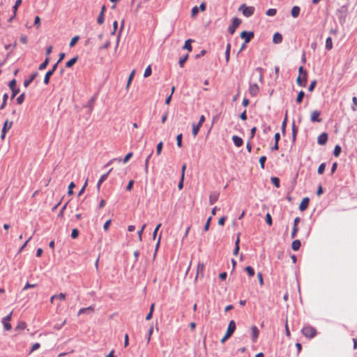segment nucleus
I'll return each instance as SVG.
<instances>
[{
    "label": "nucleus",
    "instance_id": "nucleus-52",
    "mask_svg": "<svg viewBox=\"0 0 357 357\" xmlns=\"http://www.w3.org/2000/svg\"><path fill=\"white\" fill-rule=\"evenodd\" d=\"M266 222L268 225H271L273 223L271 215L269 213L266 215Z\"/></svg>",
    "mask_w": 357,
    "mask_h": 357
},
{
    "label": "nucleus",
    "instance_id": "nucleus-2",
    "mask_svg": "<svg viewBox=\"0 0 357 357\" xmlns=\"http://www.w3.org/2000/svg\"><path fill=\"white\" fill-rule=\"evenodd\" d=\"M301 332L304 336L308 338H313L317 335V330L310 326H304Z\"/></svg>",
    "mask_w": 357,
    "mask_h": 357
},
{
    "label": "nucleus",
    "instance_id": "nucleus-59",
    "mask_svg": "<svg viewBox=\"0 0 357 357\" xmlns=\"http://www.w3.org/2000/svg\"><path fill=\"white\" fill-rule=\"evenodd\" d=\"M134 181L131 180L129 181L128 185L126 186V190L128 191H130L132 189Z\"/></svg>",
    "mask_w": 357,
    "mask_h": 357
},
{
    "label": "nucleus",
    "instance_id": "nucleus-15",
    "mask_svg": "<svg viewBox=\"0 0 357 357\" xmlns=\"http://www.w3.org/2000/svg\"><path fill=\"white\" fill-rule=\"evenodd\" d=\"M22 4V0H17L15 3V5L13 8V15L10 17L8 22H12V20L15 17L16 12L17 10L18 7Z\"/></svg>",
    "mask_w": 357,
    "mask_h": 357
},
{
    "label": "nucleus",
    "instance_id": "nucleus-22",
    "mask_svg": "<svg viewBox=\"0 0 357 357\" xmlns=\"http://www.w3.org/2000/svg\"><path fill=\"white\" fill-rule=\"evenodd\" d=\"M273 41L275 44L281 43L282 41V36L280 33L277 32L273 35Z\"/></svg>",
    "mask_w": 357,
    "mask_h": 357
},
{
    "label": "nucleus",
    "instance_id": "nucleus-50",
    "mask_svg": "<svg viewBox=\"0 0 357 357\" xmlns=\"http://www.w3.org/2000/svg\"><path fill=\"white\" fill-rule=\"evenodd\" d=\"M75 187V185L73 182H71L70 183V185H68V195H73V189Z\"/></svg>",
    "mask_w": 357,
    "mask_h": 357
},
{
    "label": "nucleus",
    "instance_id": "nucleus-60",
    "mask_svg": "<svg viewBox=\"0 0 357 357\" xmlns=\"http://www.w3.org/2000/svg\"><path fill=\"white\" fill-rule=\"evenodd\" d=\"M9 87L10 89H13L16 88V81L15 79H13L10 82Z\"/></svg>",
    "mask_w": 357,
    "mask_h": 357
},
{
    "label": "nucleus",
    "instance_id": "nucleus-25",
    "mask_svg": "<svg viewBox=\"0 0 357 357\" xmlns=\"http://www.w3.org/2000/svg\"><path fill=\"white\" fill-rule=\"evenodd\" d=\"M193 40L192 39H188L185 42L183 49L188 50L189 52L192 51V45L191 43Z\"/></svg>",
    "mask_w": 357,
    "mask_h": 357
},
{
    "label": "nucleus",
    "instance_id": "nucleus-37",
    "mask_svg": "<svg viewBox=\"0 0 357 357\" xmlns=\"http://www.w3.org/2000/svg\"><path fill=\"white\" fill-rule=\"evenodd\" d=\"M135 70H133L131 72V73H130V76H129V77H128V83H127V85H126V89H128L129 88V86H130V83H131V82H132V79H133V77H134V76H135Z\"/></svg>",
    "mask_w": 357,
    "mask_h": 357
},
{
    "label": "nucleus",
    "instance_id": "nucleus-39",
    "mask_svg": "<svg viewBox=\"0 0 357 357\" xmlns=\"http://www.w3.org/2000/svg\"><path fill=\"white\" fill-rule=\"evenodd\" d=\"M271 182L276 188L280 187V179L278 177H272Z\"/></svg>",
    "mask_w": 357,
    "mask_h": 357
},
{
    "label": "nucleus",
    "instance_id": "nucleus-16",
    "mask_svg": "<svg viewBox=\"0 0 357 357\" xmlns=\"http://www.w3.org/2000/svg\"><path fill=\"white\" fill-rule=\"evenodd\" d=\"M218 197H219V193L218 192H211L210 196H209V203H210V204L212 205L214 203H215L218 201Z\"/></svg>",
    "mask_w": 357,
    "mask_h": 357
},
{
    "label": "nucleus",
    "instance_id": "nucleus-43",
    "mask_svg": "<svg viewBox=\"0 0 357 357\" xmlns=\"http://www.w3.org/2000/svg\"><path fill=\"white\" fill-rule=\"evenodd\" d=\"M104 20H105L104 14H102V12H100L98 17L97 22L99 24H102L104 22Z\"/></svg>",
    "mask_w": 357,
    "mask_h": 357
},
{
    "label": "nucleus",
    "instance_id": "nucleus-35",
    "mask_svg": "<svg viewBox=\"0 0 357 357\" xmlns=\"http://www.w3.org/2000/svg\"><path fill=\"white\" fill-rule=\"evenodd\" d=\"M245 271L248 273L250 277H252L255 275V270L251 266H247L245 268Z\"/></svg>",
    "mask_w": 357,
    "mask_h": 357
},
{
    "label": "nucleus",
    "instance_id": "nucleus-12",
    "mask_svg": "<svg viewBox=\"0 0 357 357\" xmlns=\"http://www.w3.org/2000/svg\"><path fill=\"white\" fill-rule=\"evenodd\" d=\"M328 140V134L326 132L321 133L317 138V143L320 145H324Z\"/></svg>",
    "mask_w": 357,
    "mask_h": 357
},
{
    "label": "nucleus",
    "instance_id": "nucleus-29",
    "mask_svg": "<svg viewBox=\"0 0 357 357\" xmlns=\"http://www.w3.org/2000/svg\"><path fill=\"white\" fill-rule=\"evenodd\" d=\"M230 50H231V44L228 43L227 45V48H226V51H225V60L227 62H228L229 60Z\"/></svg>",
    "mask_w": 357,
    "mask_h": 357
},
{
    "label": "nucleus",
    "instance_id": "nucleus-41",
    "mask_svg": "<svg viewBox=\"0 0 357 357\" xmlns=\"http://www.w3.org/2000/svg\"><path fill=\"white\" fill-rule=\"evenodd\" d=\"M8 94L7 93H5L3 96V102H2V104L0 106V109H4V107H6V102H7V99H8Z\"/></svg>",
    "mask_w": 357,
    "mask_h": 357
},
{
    "label": "nucleus",
    "instance_id": "nucleus-11",
    "mask_svg": "<svg viewBox=\"0 0 357 357\" xmlns=\"http://www.w3.org/2000/svg\"><path fill=\"white\" fill-rule=\"evenodd\" d=\"M259 91L257 84H252L250 85L249 93L252 96H256Z\"/></svg>",
    "mask_w": 357,
    "mask_h": 357
},
{
    "label": "nucleus",
    "instance_id": "nucleus-1",
    "mask_svg": "<svg viewBox=\"0 0 357 357\" xmlns=\"http://www.w3.org/2000/svg\"><path fill=\"white\" fill-rule=\"evenodd\" d=\"M299 75L297 77L296 82L298 85L305 87L307 84V73L303 66L299 67Z\"/></svg>",
    "mask_w": 357,
    "mask_h": 357
},
{
    "label": "nucleus",
    "instance_id": "nucleus-21",
    "mask_svg": "<svg viewBox=\"0 0 357 357\" xmlns=\"http://www.w3.org/2000/svg\"><path fill=\"white\" fill-rule=\"evenodd\" d=\"M301 8L299 6H295L291 8V16L294 18H296L298 17L300 14Z\"/></svg>",
    "mask_w": 357,
    "mask_h": 357
},
{
    "label": "nucleus",
    "instance_id": "nucleus-64",
    "mask_svg": "<svg viewBox=\"0 0 357 357\" xmlns=\"http://www.w3.org/2000/svg\"><path fill=\"white\" fill-rule=\"evenodd\" d=\"M12 91V98H13L20 91V90L17 88L11 89Z\"/></svg>",
    "mask_w": 357,
    "mask_h": 357
},
{
    "label": "nucleus",
    "instance_id": "nucleus-46",
    "mask_svg": "<svg viewBox=\"0 0 357 357\" xmlns=\"http://www.w3.org/2000/svg\"><path fill=\"white\" fill-rule=\"evenodd\" d=\"M325 168H326L325 163H321L318 167V170H317L318 174H322L325 171Z\"/></svg>",
    "mask_w": 357,
    "mask_h": 357
},
{
    "label": "nucleus",
    "instance_id": "nucleus-8",
    "mask_svg": "<svg viewBox=\"0 0 357 357\" xmlns=\"http://www.w3.org/2000/svg\"><path fill=\"white\" fill-rule=\"evenodd\" d=\"M254 37V33L252 31H242L241 33V38L245 40V43H248Z\"/></svg>",
    "mask_w": 357,
    "mask_h": 357
},
{
    "label": "nucleus",
    "instance_id": "nucleus-63",
    "mask_svg": "<svg viewBox=\"0 0 357 357\" xmlns=\"http://www.w3.org/2000/svg\"><path fill=\"white\" fill-rule=\"evenodd\" d=\"M168 117V112H166L163 116H162L161 121L162 123H165Z\"/></svg>",
    "mask_w": 357,
    "mask_h": 357
},
{
    "label": "nucleus",
    "instance_id": "nucleus-57",
    "mask_svg": "<svg viewBox=\"0 0 357 357\" xmlns=\"http://www.w3.org/2000/svg\"><path fill=\"white\" fill-rule=\"evenodd\" d=\"M316 84H317L316 80L312 81V82L310 83V86H309V87H308V90H309L310 91H312L314 90V89L315 86H316Z\"/></svg>",
    "mask_w": 357,
    "mask_h": 357
},
{
    "label": "nucleus",
    "instance_id": "nucleus-4",
    "mask_svg": "<svg viewBox=\"0 0 357 357\" xmlns=\"http://www.w3.org/2000/svg\"><path fill=\"white\" fill-rule=\"evenodd\" d=\"M241 23V20L238 17H234L232 19L231 24L228 28V31L230 34H234L236 31L237 27L239 26Z\"/></svg>",
    "mask_w": 357,
    "mask_h": 357
},
{
    "label": "nucleus",
    "instance_id": "nucleus-14",
    "mask_svg": "<svg viewBox=\"0 0 357 357\" xmlns=\"http://www.w3.org/2000/svg\"><path fill=\"white\" fill-rule=\"evenodd\" d=\"M309 202H310V199L308 197L303 198L300 204L299 209L301 211H305L308 207Z\"/></svg>",
    "mask_w": 357,
    "mask_h": 357
},
{
    "label": "nucleus",
    "instance_id": "nucleus-6",
    "mask_svg": "<svg viewBox=\"0 0 357 357\" xmlns=\"http://www.w3.org/2000/svg\"><path fill=\"white\" fill-rule=\"evenodd\" d=\"M12 312L8 314L6 317H5L2 320V324L3 325V327L5 330L10 331L12 328L11 324H10V321L12 319Z\"/></svg>",
    "mask_w": 357,
    "mask_h": 357
},
{
    "label": "nucleus",
    "instance_id": "nucleus-44",
    "mask_svg": "<svg viewBox=\"0 0 357 357\" xmlns=\"http://www.w3.org/2000/svg\"><path fill=\"white\" fill-rule=\"evenodd\" d=\"M188 58V54H186V55H185V56H183L180 58V59H179V65H180L181 67L183 66V65H184L185 62L187 61Z\"/></svg>",
    "mask_w": 357,
    "mask_h": 357
},
{
    "label": "nucleus",
    "instance_id": "nucleus-61",
    "mask_svg": "<svg viewBox=\"0 0 357 357\" xmlns=\"http://www.w3.org/2000/svg\"><path fill=\"white\" fill-rule=\"evenodd\" d=\"M264 128H263V131H264V134H267L268 132L271 131V126H266L264 125Z\"/></svg>",
    "mask_w": 357,
    "mask_h": 357
},
{
    "label": "nucleus",
    "instance_id": "nucleus-40",
    "mask_svg": "<svg viewBox=\"0 0 357 357\" xmlns=\"http://www.w3.org/2000/svg\"><path fill=\"white\" fill-rule=\"evenodd\" d=\"M79 36H74L70 42V47H73V46H75V45L77 43V41L79 40Z\"/></svg>",
    "mask_w": 357,
    "mask_h": 357
},
{
    "label": "nucleus",
    "instance_id": "nucleus-5",
    "mask_svg": "<svg viewBox=\"0 0 357 357\" xmlns=\"http://www.w3.org/2000/svg\"><path fill=\"white\" fill-rule=\"evenodd\" d=\"M321 112L318 110H314L310 114V121L312 123H320L322 121V119L320 118Z\"/></svg>",
    "mask_w": 357,
    "mask_h": 357
},
{
    "label": "nucleus",
    "instance_id": "nucleus-38",
    "mask_svg": "<svg viewBox=\"0 0 357 357\" xmlns=\"http://www.w3.org/2000/svg\"><path fill=\"white\" fill-rule=\"evenodd\" d=\"M162 146H163V143H162V142H159V143L157 144V146H156V154H157L158 155H160L161 151H162Z\"/></svg>",
    "mask_w": 357,
    "mask_h": 357
},
{
    "label": "nucleus",
    "instance_id": "nucleus-45",
    "mask_svg": "<svg viewBox=\"0 0 357 357\" xmlns=\"http://www.w3.org/2000/svg\"><path fill=\"white\" fill-rule=\"evenodd\" d=\"M276 13H277V10L276 9H275V8H269L266 11V14L268 16H274V15H275Z\"/></svg>",
    "mask_w": 357,
    "mask_h": 357
},
{
    "label": "nucleus",
    "instance_id": "nucleus-18",
    "mask_svg": "<svg viewBox=\"0 0 357 357\" xmlns=\"http://www.w3.org/2000/svg\"><path fill=\"white\" fill-rule=\"evenodd\" d=\"M38 73L35 72L32 75H30L29 78L25 79L24 81V85L25 87H27L30 85V84L34 80V79L37 77Z\"/></svg>",
    "mask_w": 357,
    "mask_h": 357
},
{
    "label": "nucleus",
    "instance_id": "nucleus-55",
    "mask_svg": "<svg viewBox=\"0 0 357 357\" xmlns=\"http://www.w3.org/2000/svg\"><path fill=\"white\" fill-rule=\"evenodd\" d=\"M40 344L38 342L34 343L32 345V347H31V352H33V351L38 349L40 348Z\"/></svg>",
    "mask_w": 357,
    "mask_h": 357
},
{
    "label": "nucleus",
    "instance_id": "nucleus-27",
    "mask_svg": "<svg viewBox=\"0 0 357 357\" xmlns=\"http://www.w3.org/2000/svg\"><path fill=\"white\" fill-rule=\"evenodd\" d=\"M239 242H240V238H239V236H238L237 237V239L235 241V248L234 250V255H237L238 253V251H239Z\"/></svg>",
    "mask_w": 357,
    "mask_h": 357
},
{
    "label": "nucleus",
    "instance_id": "nucleus-58",
    "mask_svg": "<svg viewBox=\"0 0 357 357\" xmlns=\"http://www.w3.org/2000/svg\"><path fill=\"white\" fill-rule=\"evenodd\" d=\"M111 222H112V220H107L103 225V229L105 231H107L108 230L110 225H111Z\"/></svg>",
    "mask_w": 357,
    "mask_h": 357
},
{
    "label": "nucleus",
    "instance_id": "nucleus-56",
    "mask_svg": "<svg viewBox=\"0 0 357 357\" xmlns=\"http://www.w3.org/2000/svg\"><path fill=\"white\" fill-rule=\"evenodd\" d=\"M153 332V327L151 326L149 330V332H148V337H147V342H148V343L151 340V336Z\"/></svg>",
    "mask_w": 357,
    "mask_h": 357
},
{
    "label": "nucleus",
    "instance_id": "nucleus-23",
    "mask_svg": "<svg viewBox=\"0 0 357 357\" xmlns=\"http://www.w3.org/2000/svg\"><path fill=\"white\" fill-rule=\"evenodd\" d=\"M301 241L299 240H294L291 243V248L294 251H297L301 247Z\"/></svg>",
    "mask_w": 357,
    "mask_h": 357
},
{
    "label": "nucleus",
    "instance_id": "nucleus-31",
    "mask_svg": "<svg viewBox=\"0 0 357 357\" xmlns=\"http://www.w3.org/2000/svg\"><path fill=\"white\" fill-rule=\"evenodd\" d=\"M50 59L48 57L45 59V60L39 66L38 69L40 70H43L46 68L49 63Z\"/></svg>",
    "mask_w": 357,
    "mask_h": 357
},
{
    "label": "nucleus",
    "instance_id": "nucleus-28",
    "mask_svg": "<svg viewBox=\"0 0 357 357\" xmlns=\"http://www.w3.org/2000/svg\"><path fill=\"white\" fill-rule=\"evenodd\" d=\"M202 126L193 124L192 125V135L194 137L197 136Z\"/></svg>",
    "mask_w": 357,
    "mask_h": 357
},
{
    "label": "nucleus",
    "instance_id": "nucleus-30",
    "mask_svg": "<svg viewBox=\"0 0 357 357\" xmlns=\"http://www.w3.org/2000/svg\"><path fill=\"white\" fill-rule=\"evenodd\" d=\"M326 48L330 50L333 48V41L331 37H328L326 40Z\"/></svg>",
    "mask_w": 357,
    "mask_h": 357
},
{
    "label": "nucleus",
    "instance_id": "nucleus-53",
    "mask_svg": "<svg viewBox=\"0 0 357 357\" xmlns=\"http://www.w3.org/2000/svg\"><path fill=\"white\" fill-rule=\"evenodd\" d=\"M78 235H79V231H78V229H73L72 230L71 237H72L73 238H76L78 236Z\"/></svg>",
    "mask_w": 357,
    "mask_h": 357
},
{
    "label": "nucleus",
    "instance_id": "nucleus-36",
    "mask_svg": "<svg viewBox=\"0 0 357 357\" xmlns=\"http://www.w3.org/2000/svg\"><path fill=\"white\" fill-rule=\"evenodd\" d=\"M341 147L339 145H336L333 151V155L335 157H338L341 153Z\"/></svg>",
    "mask_w": 357,
    "mask_h": 357
},
{
    "label": "nucleus",
    "instance_id": "nucleus-20",
    "mask_svg": "<svg viewBox=\"0 0 357 357\" xmlns=\"http://www.w3.org/2000/svg\"><path fill=\"white\" fill-rule=\"evenodd\" d=\"M232 140H233V142L235 144V146L237 147L241 146L243 144V141L241 139V137H240L237 135H234L232 137Z\"/></svg>",
    "mask_w": 357,
    "mask_h": 357
},
{
    "label": "nucleus",
    "instance_id": "nucleus-7",
    "mask_svg": "<svg viewBox=\"0 0 357 357\" xmlns=\"http://www.w3.org/2000/svg\"><path fill=\"white\" fill-rule=\"evenodd\" d=\"M12 126H13L12 121H8V120H6L4 122V124H3L2 130H1V138L2 139H3L5 138L6 132H8V130H9L11 128Z\"/></svg>",
    "mask_w": 357,
    "mask_h": 357
},
{
    "label": "nucleus",
    "instance_id": "nucleus-10",
    "mask_svg": "<svg viewBox=\"0 0 357 357\" xmlns=\"http://www.w3.org/2000/svg\"><path fill=\"white\" fill-rule=\"evenodd\" d=\"M235 329H236V323L234 320H231L229 323L227 331L226 333L227 334V337H231L232 335V334L234 333Z\"/></svg>",
    "mask_w": 357,
    "mask_h": 357
},
{
    "label": "nucleus",
    "instance_id": "nucleus-17",
    "mask_svg": "<svg viewBox=\"0 0 357 357\" xmlns=\"http://www.w3.org/2000/svg\"><path fill=\"white\" fill-rule=\"evenodd\" d=\"M251 331H252V341L254 342H255L257 339L258 338L259 331L257 327L255 326H252Z\"/></svg>",
    "mask_w": 357,
    "mask_h": 357
},
{
    "label": "nucleus",
    "instance_id": "nucleus-51",
    "mask_svg": "<svg viewBox=\"0 0 357 357\" xmlns=\"http://www.w3.org/2000/svg\"><path fill=\"white\" fill-rule=\"evenodd\" d=\"M266 160V157L264 155L261 156L259 158V163H260L261 167L262 169H264V164H265Z\"/></svg>",
    "mask_w": 357,
    "mask_h": 357
},
{
    "label": "nucleus",
    "instance_id": "nucleus-42",
    "mask_svg": "<svg viewBox=\"0 0 357 357\" xmlns=\"http://www.w3.org/2000/svg\"><path fill=\"white\" fill-rule=\"evenodd\" d=\"M151 73H152V70H151V66H149L145 71H144V77H149L151 75Z\"/></svg>",
    "mask_w": 357,
    "mask_h": 357
},
{
    "label": "nucleus",
    "instance_id": "nucleus-62",
    "mask_svg": "<svg viewBox=\"0 0 357 357\" xmlns=\"http://www.w3.org/2000/svg\"><path fill=\"white\" fill-rule=\"evenodd\" d=\"M56 298H58L61 301L66 299V294L63 293H60L59 294H56Z\"/></svg>",
    "mask_w": 357,
    "mask_h": 357
},
{
    "label": "nucleus",
    "instance_id": "nucleus-32",
    "mask_svg": "<svg viewBox=\"0 0 357 357\" xmlns=\"http://www.w3.org/2000/svg\"><path fill=\"white\" fill-rule=\"evenodd\" d=\"M304 96H305L304 91H301L298 93V96H297L296 100V102L298 103V104L301 103L302 101H303Z\"/></svg>",
    "mask_w": 357,
    "mask_h": 357
},
{
    "label": "nucleus",
    "instance_id": "nucleus-54",
    "mask_svg": "<svg viewBox=\"0 0 357 357\" xmlns=\"http://www.w3.org/2000/svg\"><path fill=\"white\" fill-rule=\"evenodd\" d=\"M132 153H128L123 158V163H126L128 162V160L132 158Z\"/></svg>",
    "mask_w": 357,
    "mask_h": 357
},
{
    "label": "nucleus",
    "instance_id": "nucleus-9",
    "mask_svg": "<svg viewBox=\"0 0 357 357\" xmlns=\"http://www.w3.org/2000/svg\"><path fill=\"white\" fill-rule=\"evenodd\" d=\"M300 221H301V219L299 217H297L294 219V226H293L291 234V238H294L297 235V233L298 231V224L300 222Z\"/></svg>",
    "mask_w": 357,
    "mask_h": 357
},
{
    "label": "nucleus",
    "instance_id": "nucleus-47",
    "mask_svg": "<svg viewBox=\"0 0 357 357\" xmlns=\"http://www.w3.org/2000/svg\"><path fill=\"white\" fill-rule=\"evenodd\" d=\"M182 138H183L182 134H179L176 137L177 146L180 148L182 146Z\"/></svg>",
    "mask_w": 357,
    "mask_h": 357
},
{
    "label": "nucleus",
    "instance_id": "nucleus-24",
    "mask_svg": "<svg viewBox=\"0 0 357 357\" xmlns=\"http://www.w3.org/2000/svg\"><path fill=\"white\" fill-rule=\"evenodd\" d=\"M298 132V128L296 126L295 123H292V140L293 142L296 141V135Z\"/></svg>",
    "mask_w": 357,
    "mask_h": 357
},
{
    "label": "nucleus",
    "instance_id": "nucleus-33",
    "mask_svg": "<svg viewBox=\"0 0 357 357\" xmlns=\"http://www.w3.org/2000/svg\"><path fill=\"white\" fill-rule=\"evenodd\" d=\"M26 327V324L24 321H20L17 326L15 327V330H24Z\"/></svg>",
    "mask_w": 357,
    "mask_h": 357
},
{
    "label": "nucleus",
    "instance_id": "nucleus-19",
    "mask_svg": "<svg viewBox=\"0 0 357 357\" xmlns=\"http://www.w3.org/2000/svg\"><path fill=\"white\" fill-rule=\"evenodd\" d=\"M112 169H110L109 171L105 174H102L100 178H99L98 183H97V188L99 190L101 184L107 178L108 175L112 172Z\"/></svg>",
    "mask_w": 357,
    "mask_h": 357
},
{
    "label": "nucleus",
    "instance_id": "nucleus-3",
    "mask_svg": "<svg viewBox=\"0 0 357 357\" xmlns=\"http://www.w3.org/2000/svg\"><path fill=\"white\" fill-rule=\"evenodd\" d=\"M239 10H241L243 15L248 17L254 14L255 8L252 6H247L245 4H243L240 6Z\"/></svg>",
    "mask_w": 357,
    "mask_h": 357
},
{
    "label": "nucleus",
    "instance_id": "nucleus-26",
    "mask_svg": "<svg viewBox=\"0 0 357 357\" xmlns=\"http://www.w3.org/2000/svg\"><path fill=\"white\" fill-rule=\"evenodd\" d=\"M77 56L73 57L71 59H70L66 63V68H71L77 61Z\"/></svg>",
    "mask_w": 357,
    "mask_h": 357
},
{
    "label": "nucleus",
    "instance_id": "nucleus-48",
    "mask_svg": "<svg viewBox=\"0 0 357 357\" xmlns=\"http://www.w3.org/2000/svg\"><path fill=\"white\" fill-rule=\"evenodd\" d=\"M152 154H153V151L148 155V157L146 158V159L145 160L144 169H145L146 172H148L149 162V160H150Z\"/></svg>",
    "mask_w": 357,
    "mask_h": 357
},
{
    "label": "nucleus",
    "instance_id": "nucleus-34",
    "mask_svg": "<svg viewBox=\"0 0 357 357\" xmlns=\"http://www.w3.org/2000/svg\"><path fill=\"white\" fill-rule=\"evenodd\" d=\"M54 73H52L51 71H47L45 74V78H44V83L45 84H48L49 82H50V77L53 75Z\"/></svg>",
    "mask_w": 357,
    "mask_h": 357
},
{
    "label": "nucleus",
    "instance_id": "nucleus-13",
    "mask_svg": "<svg viewBox=\"0 0 357 357\" xmlns=\"http://www.w3.org/2000/svg\"><path fill=\"white\" fill-rule=\"evenodd\" d=\"M94 310H95V308L93 305H91L88 307H83L79 310L77 315L80 316L81 314H83L85 313H92L94 312Z\"/></svg>",
    "mask_w": 357,
    "mask_h": 357
},
{
    "label": "nucleus",
    "instance_id": "nucleus-49",
    "mask_svg": "<svg viewBox=\"0 0 357 357\" xmlns=\"http://www.w3.org/2000/svg\"><path fill=\"white\" fill-rule=\"evenodd\" d=\"M25 95L24 93H22L20 96H18L16 99L17 103L18 105L22 104L24 100Z\"/></svg>",
    "mask_w": 357,
    "mask_h": 357
}]
</instances>
